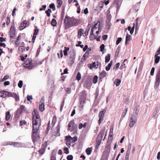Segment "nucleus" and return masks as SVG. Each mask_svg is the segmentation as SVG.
Returning a JSON list of instances; mask_svg holds the SVG:
<instances>
[{
	"label": "nucleus",
	"instance_id": "1",
	"mask_svg": "<svg viewBox=\"0 0 160 160\" xmlns=\"http://www.w3.org/2000/svg\"><path fill=\"white\" fill-rule=\"evenodd\" d=\"M64 23L66 29L77 26L80 23L78 19L75 18L73 17H70L67 15L65 17Z\"/></svg>",
	"mask_w": 160,
	"mask_h": 160
},
{
	"label": "nucleus",
	"instance_id": "2",
	"mask_svg": "<svg viewBox=\"0 0 160 160\" xmlns=\"http://www.w3.org/2000/svg\"><path fill=\"white\" fill-rule=\"evenodd\" d=\"M36 65V64L32 61L31 58H28L25 62L23 66L29 69H32Z\"/></svg>",
	"mask_w": 160,
	"mask_h": 160
},
{
	"label": "nucleus",
	"instance_id": "3",
	"mask_svg": "<svg viewBox=\"0 0 160 160\" xmlns=\"http://www.w3.org/2000/svg\"><path fill=\"white\" fill-rule=\"evenodd\" d=\"M15 29L14 27V23L13 22L12 23V25H11L10 31H9V35L11 38V40L12 39H14L15 37Z\"/></svg>",
	"mask_w": 160,
	"mask_h": 160
},
{
	"label": "nucleus",
	"instance_id": "4",
	"mask_svg": "<svg viewBox=\"0 0 160 160\" xmlns=\"http://www.w3.org/2000/svg\"><path fill=\"white\" fill-rule=\"evenodd\" d=\"M30 24V22L29 21H27L26 20H24L21 23L20 25L19 26V29L21 30L28 27Z\"/></svg>",
	"mask_w": 160,
	"mask_h": 160
},
{
	"label": "nucleus",
	"instance_id": "5",
	"mask_svg": "<svg viewBox=\"0 0 160 160\" xmlns=\"http://www.w3.org/2000/svg\"><path fill=\"white\" fill-rule=\"evenodd\" d=\"M137 117L134 115H132L130 120L129 127H132L137 121Z\"/></svg>",
	"mask_w": 160,
	"mask_h": 160
},
{
	"label": "nucleus",
	"instance_id": "6",
	"mask_svg": "<svg viewBox=\"0 0 160 160\" xmlns=\"http://www.w3.org/2000/svg\"><path fill=\"white\" fill-rule=\"evenodd\" d=\"M1 92L2 94H1V96H0V97L2 98H6L7 97H11L12 96L13 93L4 90L1 91Z\"/></svg>",
	"mask_w": 160,
	"mask_h": 160
},
{
	"label": "nucleus",
	"instance_id": "7",
	"mask_svg": "<svg viewBox=\"0 0 160 160\" xmlns=\"http://www.w3.org/2000/svg\"><path fill=\"white\" fill-rule=\"evenodd\" d=\"M106 112V110L103 109L99 112L98 115L99 119L98 121V123L99 124L101 123V122L103 121L104 117Z\"/></svg>",
	"mask_w": 160,
	"mask_h": 160
},
{
	"label": "nucleus",
	"instance_id": "8",
	"mask_svg": "<svg viewBox=\"0 0 160 160\" xmlns=\"http://www.w3.org/2000/svg\"><path fill=\"white\" fill-rule=\"evenodd\" d=\"M83 83V87L88 89L90 88L92 85L91 81H81Z\"/></svg>",
	"mask_w": 160,
	"mask_h": 160
},
{
	"label": "nucleus",
	"instance_id": "9",
	"mask_svg": "<svg viewBox=\"0 0 160 160\" xmlns=\"http://www.w3.org/2000/svg\"><path fill=\"white\" fill-rule=\"evenodd\" d=\"M110 143L108 142L105 147V150L103 152V154H106L107 155H108L110 152Z\"/></svg>",
	"mask_w": 160,
	"mask_h": 160
},
{
	"label": "nucleus",
	"instance_id": "10",
	"mask_svg": "<svg viewBox=\"0 0 160 160\" xmlns=\"http://www.w3.org/2000/svg\"><path fill=\"white\" fill-rule=\"evenodd\" d=\"M26 108L25 106L23 105H21L20 108H18L16 111L17 113L19 112L20 114L21 115L23 112H26Z\"/></svg>",
	"mask_w": 160,
	"mask_h": 160
},
{
	"label": "nucleus",
	"instance_id": "11",
	"mask_svg": "<svg viewBox=\"0 0 160 160\" xmlns=\"http://www.w3.org/2000/svg\"><path fill=\"white\" fill-rule=\"evenodd\" d=\"M105 131V130L104 129H101L97 137V139L102 140L103 135Z\"/></svg>",
	"mask_w": 160,
	"mask_h": 160
},
{
	"label": "nucleus",
	"instance_id": "12",
	"mask_svg": "<svg viewBox=\"0 0 160 160\" xmlns=\"http://www.w3.org/2000/svg\"><path fill=\"white\" fill-rule=\"evenodd\" d=\"M74 84L73 83V84H72L70 85V87L69 88H66L64 87V89L65 91V92L67 94H69L71 93V87L73 85H74Z\"/></svg>",
	"mask_w": 160,
	"mask_h": 160
},
{
	"label": "nucleus",
	"instance_id": "13",
	"mask_svg": "<svg viewBox=\"0 0 160 160\" xmlns=\"http://www.w3.org/2000/svg\"><path fill=\"white\" fill-rule=\"evenodd\" d=\"M159 111V108L158 107H156L155 108L154 111L152 115L153 118H155V117L156 116L158 115Z\"/></svg>",
	"mask_w": 160,
	"mask_h": 160
},
{
	"label": "nucleus",
	"instance_id": "14",
	"mask_svg": "<svg viewBox=\"0 0 160 160\" xmlns=\"http://www.w3.org/2000/svg\"><path fill=\"white\" fill-rule=\"evenodd\" d=\"M84 33V30L82 29H79L78 30V38H80L82 36V34H83Z\"/></svg>",
	"mask_w": 160,
	"mask_h": 160
},
{
	"label": "nucleus",
	"instance_id": "15",
	"mask_svg": "<svg viewBox=\"0 0 160 160\" xmlns=\"http://www.w3.org/2000/svg\"><path fill=\"white\" fill-rule=\"evenodd\" d=\"M35 115H33V116L32 117V126H37L38 123V122L39 121L38 120L37 121V119H36L34 118Z\"/></svg>",
	"mask_w": 160,
	"mask_h": 160
},
{
	"label": "nucleus",
	"instance_id": "16",
	"mask_svg": "<svg viewBox=\"0 0 160 160\" xmlns=\"http://www.w3.org/2000/svg\"><path fill=\"white\" fill-rule=\"evenodd\" d=\"M106 75V72L105 71H103L101 72L99 75V79H102L104 77H105Z\"/></svg>",
	"mask_w": 160,
	"mask_h": 160
},
{
	"label": "nucleus",
	"instance_id": "17",
	"mask_svg": "<svg viewBox=\"0 0 160 160\" xmlns=\"http://www.w3.org/2000/svg\"><path fill=\"white\" fill-rule=\"evenodd\" d=\"M11 116L9 111H7L6 112L5 119L6 121H8Z\"/></svg>",
	"mask_w": 160,
	"mask_h": 160
},
{
	"label": "nucleus",
	"instance_id": "18",
	"mask_svg": "<svg viewBox=\"0 0 160 160\" xmlns=\"http://www.w3.org/2000/svg\"><path fill=\"white\" fill-rule=\"evenodd\" d=\"M45 149V148L42 147L39 150L38 152L41 155H42L44 153Z\"/></svg>",
	"mask_w": 160,
	"mask_h": 160
},
{
	"label": "nucleus",
	"instance_id": "19",
	"mask_svg": "<svg viewBox=\"0 0 160 160\" xmlns=\"http://www.w3.org/2000/svg\"><path fill=\"white\" fill-rule=\"evenodd\" d=\"M44 102H42L39 106V109L41 112H43L45 109Z\"/></svg>",
	"mask_w": 160,
	"mask_h": 160
},
{
	"label": "nucleus",
	"instance_id": "20",
	"mask_svg": "<svg viewBox=\"0 0 160 160\" xmlns=\"http://www.w3.org/2000/svg\"><path fill=\"white\" fill-rule=\"evenodd\" d=\"M11 97H12L14 98L16 101H17L19 100V97L15 93L13 92L12 94V96Z\"/></svg>",
	"mask_w": 160,
	"mask_h": 160
},
{
	"label": "nucleus",
	"instance_id": "21",
	"mask_svg": "<svg viewBox=\"0 0 160 160\" xmlns=\"http://www.w3.org/2000/svg\"><path fill=\"white\" fill-rule=\"evenodd\" d=\"M160 81H155L154 86L155 89H156L158 88L160 84Z\"/></svg>",
	"mask_w": 160,
	"mask_h": 160
},
{
	"label": "nucleus",
	"instance_id": "22",
	"mask_svg": "<svg viewBox=\"0 0 160 160\" xmlns=\"http://www.w3.org/2000/svg\"><path fill=\"white\" fill-rule=\"evenodd\" d=\"M57 7L58 8H60L62 4V0H57Z\"/></svg>",
	"mask_w": 160,
	"mask_h": 160
},
{
	"label": "nucleus",
	"instance_id": "23",
	"mask_svg": "<svg viewBox=\"0 0 160 160\" xmlns=\"http://www.w3.org/2000/svg\"><path fill=\"white\" fill-rule=\"evenodd\" d=\"M131 39V36L127 34L126 36L125 44H127L128 42L130 41Z\"/></svg>",
	"mask_w": 160,
	"mask_h": 160
},
{
	"label": "nucleus",
	"instance_id": "24",
	"mask_svg": "<svg viewBox=\"0 0 160 160\" xmlns=\"http://www.w3.org/2000/svg\"><path fill=\"white\" fill-rule=\"evenodd\" d=\"M65 140L67 141V142L70 143L71 142V139H72V137L70 136H67L65 137Z\"/></svg>",
	"mask_w": 160,
	"mask_h": 160
},
{
	"label": "nucleus",
	"instance_id": "25",
	"mask_svg": "<svg viewBox=\"0 0 160 160\" xmlns=\"http://www.w3.org/2000/svg\"><path fill=\"white\" fill-rule=\"evenodd\" d=\"M101 142V140H100L97 139L96 141V145L95 147L96 149H98V148L99 146L100 145Z\"/></svg>",
	"mask_w": 160,
	"mask_h": 160
},
{
	"label": "nucleus",
	"instance_id": "26",
	"mask_svg": "<svg viewBox=\"0 0 160 160\" xmlns=\"http://www.w3.org/2000/svg\"><path fill=\"white\" fill-rule=\"evenodd\" d=\"M92 152V148H88L86 150V152L88 155H89L91 154Z\"/></svg>",
	"mask_w": 160,
	"mask_h": 160
},
{
	"label": "nucleus",
	"instance_id": "27",
	"mask_svg": "<svg viewBox=\"0 0 160 160\" xmlns=\"http://www.w3.org/2000/svg\"><path fill=\"white\" fill-rule=\"evenodd\" d=\"M110 58V55L109 54H108L105 57V62L107 63L109 62Z\"/></svg>",
	"mask_w": 160,
	"mask_h": 160
},
{
	"label": "nucleus",
	"instance_id": "28",
	"mask_svg": "<svg viewBox=\"0 0 160 160\" xmlns=\"http://www.w3.org/2000/svg\"><path fill=\"white\" fill-rule=\"evenodd\" d=\"M139 108L137 107H136L134 110V113L133 115H136V116L138 117L137 116H138V115L139 112Z\"/></svg>",
	"mask_w": 160,
	"mask_h": 160
},
{
	"label": "nucleus",
	"instance_id": "29",
	"mask_svg": "<svg viewBox=\"0 0 160 160\" xmlns=\"http://www.w3.org/2000/svg\"><path fill=\"white\" fill-rule=\"evenodd\" d=\"M92 67H93L94 68H98V62H93L92 63Z\"/></svg>",
	"mask_w": 160,
	"mask_h": 160
},
{
	"label": "nucleus",
	"instance_id": "30",
	"mask_svg": "<svg viewBox=\"0 0 160 160\" xmlns=\"http://www.w3.org/2000/svg\"><path fill=\"white\" fill-rule=\"evenodd\" d=\"M54 152L55 153V154H56V152H54V150H53L52 152L50 160H56V158L54 154Z\"/></svg>",
	"mask_w": 160,
	"mask_h": 160
},
{
	"label": "nucleus",
	"instance_id": "31",
	"mask_svg": "<svg viewBox=\"0 0 160 160\" xmlns=\"http://www.w3.org/2000/svg\"><path fill=\"white\" fill-rule=\"evenodd\" d=\"M112 61H111L110 63L108 64V65L106 67L105 69L106 71H108L110 70V68L112 65Z\"/></svg>",
	"mask_w": 160,
	"mask_h": 160
},
{
	"label": "nucleus",
	"instance_id": "32",
	"mask_svg": "<svg viewBox=\"0 0 160 160\" xmlns=\"http://www.w3.org/2000/svg\"><path fill=\"white\" fill-rule=\"evenodd\" d=\"M57 22L56 20L54 18L52 20L51 24L53 27L56 26L57 25Z\"/></svg>",
	"mask_w": 160,
	"mask_h": 160
},
{
	"label": "nucleus",
	"instance_id": "33",
	"mask_svg": "<svg viewBox=\"0 0 160 160\" xmlns=\"http://www.w3.org/2000/svg\"><path fill=\"white\" fill-rule=\"evenodd\" d=\"M155 58V62L156 63H158L160 59V57L159 56H156L155 55L154 56Z\"/></svg>",
	"mask_w": 160,
	"mask_h": 160
},
{
	"label": "nucleus",
	"instance_id": "34",
	"mask_svg": "<svg viewBox=\"0 0 160 160\" xmlns=\"http://www.w3.org/2000/svg\"><path fill=\"white\" fill-rule=\"evenodd\" d=\"M65 50L63 51L64 55V56H67L68 54V51L69 50V48L65 47Z\"/></svg>",
	"mask_w": 160,
	"mask_h": 160
},
{
	"label": "nucleus",
	"instance_id": "35",
	"mask_svg": "<svg viewBox=\"0 0 160 160\" xmlns=\"http://www.w3.org/2000/svg\"><path fill=\"white\" fill-rule=\"evenodd\" d=\"M130 153V152H129V150L127 151L126 153L125 157V160H128L129 155Z\"/></svg>",
	"mask_w": 160,
	"mask_h": 160
},
{
	"label": "nucleus",
	"instance_id": "36",
	"mask_svg": "<svg viewBox=\"0 0 160 160\" xmlns=\"http://www.w3.org/2000/svg\"><path fill=\"white\" fill-rule=\"evenodd\" d=\"M49 7L50 8H52L53 11H55L56 10L55 4L54 3H52L49 5Z\"/></svg>",
	"mask_w": 160,
	"mask_h": 160
},
{
	"label": "nucleus",
	"instance_id": "37",
	"mask_svg": "<svg viewBox=\"0 0 160 160\" xmlns=\"http://www.w3.org/2000/svg\"><path fill=\"white\" fill-rule=\"evenodd\" d=\"M99 90L98 88H97L96 90L95 93H94L95 95V99H97L98 95Z\"/></svg>",
	"mask_w": 160,
	"mask_h": 160
},
{
	"label": "nucleus",
	"instance_id": "38",
	"mask_svg": "<svg viewBox=\"0 0 160 160\" xmlns=\"http://www.w3.org/2000/svg\"><path fill=\"white\" fill-rule=\"evenodd\" d=\"M156 80H160V69L157 74Z\"/></svg>",
	"mask_w": 160,
	"mask_h": 160
},
{
	"label": "nucleus",
	"instance_id": "39",
	"mask_svg": "<svg viewBox=\"0 0 160 160\" xmlns=\"http://www.w3.org/2000/svg\"><path fill=\"white\" fill-rule=\"evenodd\" d=\"M38 131L36 130L35 128V126H32V136H33L34 134L36 133Z\"/></svg>",
	"mask_w": 160,
	"mask_h": 160
},
{
	"label": "nucleus",
	"instance_id": "40",
	"mask_svg": "<svg viewBox=\"0 0 160 160\" xmlns=\"http://www.w3.org/2000/svg\"><path fill=\"white\" fill-rule=\"evenodd\" d=\"M74 122L72 121H70L68 125V127H70L71 126H72L73 127H75L74 126Z\"/></svg>",
	"mask_w": 160,
	"mask_h": 160
},
{
	"label": "nucleus",
	"instance_id": "41",
	"mask_svg": "<svg viewBox=\"0 0 160 160\" xmlns=\"http://www.w3.org/2000/svg\"><path fill=\"white\" fill-rule=\"evenodd\" d=\"M20 115L19 112L17 113V111H16V112L15 114V118L16 120H17L19 118Z\"/></svg>",
	"mask_w": 160,
	"mask_h": 160
},
{
	"label": "nucleus",
	"instance_id": "42",
	"mask_svg": "<svg viewBox=\"0 0 160 160\" xmlns=\"http://www.w3.org/2000/svg\"><path fill=\"white\" fill-rule=\"evenodd\" d=\"M6 21L7 25H8L10 22V18L9 17H7Z\"/></svg>",
	"mask_w": 160,
	"mask_h": 160
},
{
	"label": "nucleus",
	"instance_id": "43",
	"mask_svg": "<svg viewBox=\"0 0 160 160\" xmlns=\"http://www.w3.org/2000/svg\"><path fill=\"white\" fill-rule=\"evenodd\" d=\"M35 30L34 31V32L33 34H35V35H37L38 32H39V29L37 27V26L35 27Z\"/></svg>",
	"mask_w": 160,
	"mask_h": 160
},
{
	"label": "nucleus",
	"instance_id": "44",
	"mask_svg": "<svg viewBox=\"0 0 160 160\" xmlns=\"http://www.w3.org/2000/svg\"><path fill=\"white\" fill-rule=\"evenodd\" d=\"M127 111H128L127 108H125L124 109V110L122 112V117H124L125 116L126 114V113L127 112Z\"/></svg>",
	"mask_w": 160,
	"mask_h": 160
},
{
	"label": "nucleus",
	"instance_id": "45",
	"mask_svg": "<svg viewBox=\"0 0 160 160\" xmlns=\"http://www.w3.org/2000/svg\"><path fill=\"white\" fill-rule=\"evenodd\" d=\"M18 51L20 52H22L23 51L25 50L24 47L20 46L18 48Z\"/></svg>",
	"mask_w": 160,
	"mask_h": 160
},
{
	"label": "nucleus",
	"instance_id": "46",
	"mask_svg": "<svg viewBox=\"0 0 160 160\" xmlns=\"http://www.w3.org/2000/svg\"><path fill=\"white\" fill-rule=\"evenodd\" d=\"M27 123L26 121L23 120L20 121V126H21L23 125H25Z\"/></svg>",
	"mask_w": 160,
	"mask_h": 160
},
{
	"label": "nucleus",
	"instance_id": "47",
	"mask_svg": "<svg viewBox=\"0 0 160 160\" xmlns=\"http://www.w3.org/2000/svg\"><path fill=\"white\" fill-rule=\"evenodd\" d=\"M81 78V74L80 72H78L76 76L77 80H80Z\"/></svg>",
	"mask_w": 160,
	"mask_h": 160
},
{
	"label": "nucleus",
	"instance_id": "48",
	"mask_svg": "<svg viewBox=\"0 0 160 160\" xmlns=\"http://www.w3.org/2000/svg\"><path fill=\"white\" fill-rule=\"evenodd\" d=\"M72 141H71L72 143H74L76 142L78 140V138L76 136L73 137L72 138Z\"/></svg>",
	"mask_w": 160,
	"mask_h": 160
},
{
	"label": "nucleus",
	"instance_id": "49",
	"mask_svg": "<svg viewBox=\"0 0 160 160\" xmlns=\"http://www.w3.org/2000/svg\"><path fill=\"white\" fill-rule=\"evenodd\" d=\"M60 129H57V131L54 132V133L56 134V136H59L60 135Z\"/></svg>",
	"mask_w": 160,
	"mask_h": 160
},
{
	"label": "nucleus",
	"instance_id": "50",
	"mask_svg": "<svg viewBox=\"0 0 160 160\" xmlns=\"http://www.w3.org/2000/svg\"><path fill=\"white\" fill-rule=\"evenodd\" d=\"M67 159L68 160H72L73 157L72 155H68L67 156Z\"/></svg>",
	"mask_w": 160,
	"mask_h": 160
},
{
	"label": "nucleus",
	"instance_id": "51",
	"mask_svg": "<svg viewBox=\"0 0 160 160\" xmlns=\"http://www.w3.org/2000/svg\"><path fill=\"white\" fill-rule=\"evenodd\" d=\"M22 81H19L18 84V86L19 88H21L22 87L23 85Z\"/></svg>",
	"mask_w": 160,
	"mask_h": 160
},
{
	"label": "nucleus",
	"instance_id": "52",
	"mask_svg": "<svg viewBox=\"0 0 160 160\" xmlns=\"http://www.w3.org/2000/svg\"><path fill=\"white\" fill-rule=\"evenodd\" d=\"M121 82V81H114V83L117 86H118Z\"/></svg>",
	"mask_w": 160,
	"mask_h": 160
},
{
	"label": "nucleus",
	"instance_id": "53",
	"mask_svg": "<svg viewBox=\"0 0 160 160\" xmlns=\"http://www.w3.org/2000/svg\"><path fill=\"white\" fill-rule=\"evenodd\" d=\"M64 153L66 154H68L69 153L68 148L67 147H65L64 148Z\"/></svg>",
	"mask_w": 160,
	"mask_h": 160
},
{
	"label": "nucleus",
	"instance_id": "54",
	"mask_svg": "<svg viewBox=\"0 0 160 160\" xmlns=\"http://www.w3.org/2000/svg\"><path fill=\"white\" fill-rule=\"evenodd\" d=\"M122 40V38H118L116 41V44L117 45Z\"/></svg>",
	"mask_w": 160,
	"mask_h": 160
},
{
	"label": "nucleus",
	"instance_id": "55",
	"mask_svg": "<svg viewBox=\"0 0 160 160\" xmlns=\"http://www.w3.org/2000/svg\"><path fill=\"white\" fill-rule=\"evenodd\" d=\"M48 85L51 87L52 86V85L53 84L54 82L53 81H48Z\"/></svg>",
	"mask_w": 160,
	"mask_h": 160
},
{
	"label": "nucleus",
	"instance_id": "56",
	"mask_svg": "<svg viewBox=\"0 0 160 160\" xmlns=\"http://www.w3.org/2000/svg\"><path fill=\"white\" fill-rule=\"evenodd\" d=\"M27 100L31 102V100H32L33 99L32 96L28 95L27 97Z\"/></svg>",
	"mask_w": 160,
	"mask_h": 160
},
{
	"label": "nucleus",
	"instance_id": "57",
	"mask_svg": "<svg viewBox=\"0 0 160 160\" xmlns=\"http://www.w3.org/2000/svg\"><path fill=\"white\" fill-rule=\"evenodd\" d=\"M95 36L93 34H90V39L91 40H92L93 39H95Z\"/></svg>",
	"mask_w": 160,
	"mask_h": 160
},
{
	"label": "nucleus",
	"instance_id": "58",
	"mask_svg": "<svg viewBox=\"0 0 160 160\" xmlns=\"http://www.w3.org/2000/svg\"><path fill=\"white\" fill-rule=\"evenodd\" d=\"M36 35H35V34H33V36L32 38V41L33 43L34 42L35 39L36 37Z\"/></svg>",
	"mask_w": 160,
	"mask_h": 160
},
{
	"label": "nucleus",
	"instance_id": "59",
	"mask_svg": "<svg viewBox=\"0 0 160 160\" xmlns=\"http://www.w3.org/2000/svg\"><path fill=\"white\" fill-rule=\"evenodd\" d=\"M35 119H39L38 120V121H40V122H41V119L40 118V117L39 116L38 113L37 115H35Z\"/></svg>",
	"mask_w": 160,
	"mask_h": 160
},
{
	"label": "nucleus",
	"instance_id": "60",
	"mask_svg": "<svg viewBox=\"0 0 160 160\" xmlns=\"http://www.w3.org/2000/svg\"><path fill=\"white\" fill-rule=\"evenodd\" d=\"M120 65L119 63H117L115 66L113 68V69H117L118 68Z\"/></svg>",
	"mask_w": 160,
	"mask_h": 160
},
{
	"label": "nucleus",
	"instance_id": "61",
	"mask_svg": "<svg viewBox=\"0 0 160 160\" xmlns=\"http://www.w3.org/2000/svg\"><path fill=\"white\" fill-rule=\"evenodd\" d=\"M119 53V50L118 49H117L115 53V56L118 57Z\"/></svg>",
	"mask_w": 160,
	"mask_h": 160
},
{
	"label": "nucleus",
	"instance_id": "62",
	"mask_svg": "<svg viewBox=\"0 0 160 160\" xmlns=\"http://www.w3.org/2000/svg\"><path fill=\"white\" fill-rule=\"evenodd\" d=\"M64 100L62 102V103L61 105V106H60V111H62V110L63 109V107L64 106Z\"/></svg>",
	"mask_w": 160,
	"mask_h": 160
},
{
	"label": "nucleus",
	"instance_id": "63",
	"mask_svg": "<svg viewBox=\"0 0 160 160\" xmlns=\"http://www.w3.org/2000/svg\"><path fill=\"white\" fill-rule=\"evenodd\" d=\"M105 48V45L104 44H102L100 47V51L101 52H102Z\"/></svg>",
	"mask_w": 160,
	"mask_h": 160
},
{
	"label": "nucleus",
	"instance_id": "64",
	"mask_svg": "<svg viewBox=\"0 0 160 160\" xmlns=\"http://www.w3.org/2000/svg\"><path fill=\"white\" fill-rule=\"evenodd\" d=\"M20 144L19 142H14V146L15 147H19Z\"/></svg>",
	"mask_w": 160,
	"mask_h": 160
}]
</instances>
